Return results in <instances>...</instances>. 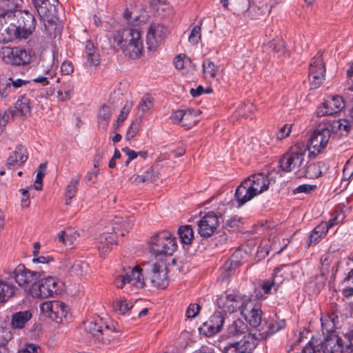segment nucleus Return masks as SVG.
Masks as SVG:
<instances>
[{"instance_id":"nucleus-1","label":"nucleus","mask_w":353,"mask_h":353,"mask_svg":"<svg viewBox=\"0 0 353 353\" xmlns=\"http://www.w3.org/2000/svg\"><path fill=\"white\" fill-rule=\"evenodd\" d=\"M34 17L28 12L0 14V40L8 43L14 39H26L35 29Z\"/></svg>"},{"instance_id":"nucleus-2","label":"nucleus","mask_w":353,"mask_h":353,"mask_svg":"<svg viewBox=\"0 0 353 353\" xmlns=\"http://www.w3.org/2000/svg\"><path fill=\"white\" fill-rule=\"evenodd\" d=\"M113 39L125 56L137 59L141 54L143 43L141 32L138 29L128 28L118 31Z\"/></svg>"},{"instance_id":"nucleus-3","label":"nucleus","mask_w":353,"mask_h":353,"mask_svg":"<svg viewBox=\"0 0 353 353\" xmlns=\"http://www.w3.org/2000/svg\"><path fill=\"white\" fill-rule=\"evenodd\" d=\"M150 252L155 257L172 256L177 249L175 237L167 230H162L152 235L149 241Z\"/></svg>"},{"instance_id":"nucleus-4","label":"nucleus","mask_w":353,"mask_h":353,"mask_svg":"<svg viewBox=\"0 0 353 353\" xmlns=\"http://www.w3.org/2000/svg\"><path fill=\"white\" fill-rule=\"evenodd\" d=\"M145 273V281H148L152 286L165 288L168 285L166 259L161 258L143 264Z\"/></svg>"},{"instance_id":"nucleus-5","label":"nucleus","mask_w":353,"mask_h":353,"mask_svg":"<svg viewBox=\"0 0 353 353\" xmlns=\"http://www.w3.org/2000/svg\"><path fill=\"white\" fill-rule=\"evenodd\" d=\"M307 148L303 143H296L280 157L279 166L281 170L290 172L301 166L304 161Z\"/></svg>"},{"instance_id":"nucleus-6","label":"nucleus","mask_w":353,"mask_h":353,"mask_svg":"<svg viewBox=\"0 0 353 353\" xmlns=\"http://www.w3.org/2000/svg\"><path fill=\"white\" fill-rule=\"evenodd\" d=\"M60 292L58 280L52 276L38 279L37 284L31 290V296L34 298L46 299L53 297Z\"/></svg>"},{"instance_id":"nucleus-7","label":"nucleus","mask_w":353,"mask_h":353,"mask_svg":"<svg viewBox=\"0 0 353 353\" xmlns=\"http://www.w3.org/2000/svg\"><path fill=\"white\" fill-rule=\"evenodd\" d=\"M330 139V129L325 124L319 125L310 137L307 150L314 156L320 154L327 146Z\"/></svg>"},{"instance_id":"nucleus-8","label":"nucleus","mask_w":353,"mask_h":353,"mask_svg":"<svg viewBox=\"0 0 353 353\" xmlns=\"http://www.w3.org/2000/svg\"><path fill=\"white\" fill-rule=\"evenodd\" d=\"M14 279L18 285L23 288L26 292L31 295V290L37 284L41 277V273L31 271L23 265H18L14 272Z\"/></svg>"},{"instance_id":"nucleus-9","label":"nucleus","mask_w":353,"mask_h":353,"mask_svg":"<svg viewBox=\"0 0 353 353\" xmlns=\"http://www.w3.org/2000/svg\"><path fill=\"white\" fill-rule=\"evenodd\" d=\"M0 57L6 63L17 65H26L31 60V56L26 50L7 46L0 49Z\"/></svg>"},{"instance_id":"nucleus-10","label":"nucleus","mask_w":353,"mask_h":353,"mask_svg":"<svg viewBox=\"0 0 353 353\" xmlns=\"http://www.w3.org/2000/svg\"><path fill=\"white\" fill-rule=\"evenodd\" d=\"M325 67L323 54L318 52L312 59L309 66V80L312 89L318 88L325 79Z\"/></svg>"},{"instance_id":"nucleus-11","label":"nucleus","mask_w":353,"mask_h":353,"mask_svg":"<svg viewBox=\"0 0 353 353\" xmlns=\"http://www.w3.org/2000/svg\"><path fill=\"white\" fill-rule=\"evenodd\" d=\"M40 310L43 315L57 323H61L63 318H65L68 314V307L59 301H45L40 305Z\"/></svg>"},{"instance_id":"nucleus-12","label":"nucleus","mask_w":353,"mask_h":353,"mask_svg":"<svg viewBox=\"0 0 353 353\" xmlns=\"http://www.w3.org/2000/svg\"><path fill=\"white\" fill-rule=\"evenodd\" d=\"M265 339L263 327L252 328L249 334L244 335L243 339L238 342L232 343L241 350L242 353H251L259 341Z\"/></svg>"},{"instance_id":"nucleus-13","label":"nucleus","mask_w":353,"mask_h":353,"mask_svg":"<svg viewBox=\"0 0 353 353\" xmlns=\"http://www.w3.org/2000/svg\"><path fill=\"white\" fill-rule=\"evenodd\" d=\"M142 269L139 266L129 268L123 275L115 280V284L118 288H122L126 283H130L137 288H142L145 286V278L142 274Z\"/></svg>"},{"instance_id":"nucleus-14","label":"nucleus","mask_w":353,"mask_h":353,"mask_svg":"<svg viewBox=\"0 0 353 353\" xmlns=\"http://www.w3.org/2000/svg\"><path fill=\"white\" fill-rule=\"evenodd\" d=\"M345 107L343 98L340 96H331L322 103L316 109L318 117L330 116L341 112Z\"/></svg>"},{"instance_id":"nucleus-15","label":"nucleus","mask_w":353,"mask_h":353,"mask_svg":"<svg viewBox=\"0 0 353 353\" xmlns=\"http://www.w3.org/2000/svg\"><path fill=\"white\" fill-rule=\"evenodd\" d=\"M168 34V28L160 23H152L148 31L146 43L149 50H155Z\"/></svg>"},{"instance_id":"nucleus-16","label":"nucleus","mask_w":353,"mask_h":353,"mask_svg":"<svg viewBox=\"0 0 353 353\" xmlns=\"http://www.w3.org/2000/svg\"><path fill=\"white\" fill-rule=\"evenodd\" d=\"M214 212H209L198 221V232L204 238L211 236L219 225V219Z\"/></svg>"},{"instance_id":"nucleus-17","label":"nucleus","mask_w":353,"mask_h":353,"mask_svg":"<svg viewBox=\"0 0 353 353\" xmlns=\"http://www.w3.org/2000/svg\"><path fill=\"white\" fill-rule=\"evenodd\" d=\"M217 305L219 308H222L224 312L233 313L238 310L245 307L247 303L243 299L233 294H228L225 296H220L216 300Z\"/></svg>"},{"instance_id":"nucleus-18","label":"nucleus","mask_w":353,"mask_h":353,"mask_svg":"<svg viewBox=\"0 0 353 353\" xmlns=\"http://www.w3.org/2000/svg\"><path fill=\"white\" fill-rule=\"evenodd\" d=\"M32 3L41 19L57 17L58 15V0H32Z\"/></svg>"},{"instance_id":"nucleus-19","label":"nucleus","mask_w":353,"mask_h":353,"mask_svg":"<svg viewBox=\"0 0 353 353\" xmlns=\"http://www.w3.org/2000/svg\"><path fill=\"white\" fill-rule=\"evenodd\" d=\"M323 353H342L345 350L343 340L338 335L332 333L321 341Z\"/></svg>"},{"instance_id":"nucleus-20","label":"nucleus","mask_w":353,"mask_h":353,"mask_svg":"<svg viewBox=\"0 0 353 353\" xmlns=\"http://www.w3.org/2000/svg\"><path fill=\"white\" fill-rule=\"evenodd\" d=\"M248 304L249 303H247L245 307L241 310V315L249 322L252 328L261 329V327H263L261 325L263 312L260 308L256 307H251V305H250L248 307Z\"/></svg>"},{"instance_id":"nucleus-21","label":"nucleus","mask_w":353,"mask_h":353,"mask_svg":"<svg viewBox=\"0 0 353 353\" xmlns=\"http://www.w3.org/2000/svg\"><path fill=\"white\" fill-rule=\"evenodd\" d=\"M324 124L330 129V133H335L341 137L347 136L353 130V125L348 118L334 120Z\"/></svg>"},{"instance_id":"nucleus-22","label":"nucleus","mask_w":353,"mask_h":353,"mask_svg":"<svg viewBox=\"0 0 353 353\" xmlns=\"http://www.w3.org/2000/svg\"><path fill=\"white\" fill-rule=\"evenodd\" d=\"M28 159L27 150L21 145L16 147L14 151L10 154L6 162V166L9 169H17V168L23 165Z\"/></svg>"},{"instance_id":"nucleus-23","label":"nucleus","mask_w":353,"mask_h":353,"mask_svg":"<svg viewBox=\"0 0 353 353\" xmlns=\"http://www.w3.org/2000/svg\"><path fill=\"white\" fill-rule=\"evenodd\" d=\"M268 49L273 53L274 57L285 58L290 56V52L286 48V44L281 35H276L268 43Z\"/></svg>"},{"instance_id":"nucleus-24","label":"nucleus","mask_w":353,"mask_h":353,"mask_svg":"<svg viewBox=\"0 0 353 353\" xmlns=\"http://www.w3.org/2000/svg\"><path fill=\"white\" fill-rule=\"evenodd\" d=\"M134 219L132 216H116L112 221V230L114 234H121L124 236L134 224Z\"/></svg>"},{"instance_id":"nucleus-25","label":"nucleus","mask_w":353,"mask_h":353,"mask_svg":"<svg viewBox=\"0 0 353 353\" xmlns=\"http://www.w3.org/2000/svg\"><path fill=\"white\" fill-rule=\"evenodd\" d=\"M247 183L243 181L235 190L234 196L238 207H241L256 196Z\"/></svg>"},{"instance_id":"nucleus-26","label":"nucleus","mask_w":353,"mask_h":353,"mask_svg":"<svg viewBox=\"0 0 353 353\" xmlns=\"http://www.w3.org/2000/svg\"><path fill=\"white\" fill-rule=\"evenodd\" d=\"M224 323V316L221 312H216L208 321L203 323V329L207 330V334L211 336L220 331Z\"/></svg>"},{"instance_id":"nucleus-27","label":"nucleus","mask_w":353,"mask_h":353,"mask_svg":"<svg viewBox=\"0 0 353 353\" xmlns=\"http://www.w3.org/2000/svg\"><path fill=\"white\" fill-rule=\"evenodd\" d=\"M243 181L248 183V185L250 187L255 196L265 190V175L262 172L254 174Z\"/></svg>"},{"instance_id":"nucleus-28","label":"nucleus","mask_w":353,"mask_h":353,"mask_svg":"<svg viewBox=\"0 0 353 353\" xmlns=\"http://www.w3.org/2000/svg\"><path fill=\"white\" fill-rule=\"evenodd\" d=\"M117 243L115 234L110 233L101 235L97 241V248L101 254H105L110 252L112 245Z\"/></svg>"},{"instance_id":"nucleus-29","label":"nucleus","mask_w":353,"mask_h":353,"mask_svg":"<svg viewBox=\"0 0 353 353\" xmlns=\"http://www.w3.org/2000/svg\"><path fill=\"white\" fill-rule=\"evenodd\" d=\"M113 112V108L106 104L102 105L98 112V125L99 128L105 130L109 123Z\"/></svg>"},{"instance_id":"nucleus-30","label":"nucleus","mask_w":353,"mask_h":353,"mask_svg":"<svg viewBox=\"0 0 353 353\" xmlns=\"http://www.w3.org/2000/svg\"><path fill=\"white\" fill-rule=\"evenodd\" d=\"M248 330V325L241 319H238L228 327L227 334L229 337L240 336L245 334Z\"/></svg>"},{"instance_id":"nucleus-31","label":"nucleus","mask_w":353,"mask_h":353,"mask_svg":"<svg viewBox=\"0 0 353 353\" xmlns=\"http://www.w3.org/2000/svg\"><path fill=\"white\" fill-rule=\"evenodd\" d=\"M44 21L45 30L50 38L55 39L57 36H60L61 33V26L57 23L58 15L57 17L49 19H42Z\"/></svg>"},{"instance_id":"nucleus-32","label":"nucleus","mask_w":353,"mask_h":353,"mask_svg":"<svg viewBox=\"0 0 353 353\" xmlns=\"http://www.w3.org/2000/svg\"><path fill=\"white\" fill-rule=\"evenodd\" d=\"M105 321L101 318H97L85 323V329L97 339L101 336V330L104 327Z\"/></svg>"},{"instance_id":"nucleus-33","label":"nucleus","mask_w":353,"mask_h":353,"mask_svg":"<svg viewBox=\"0 0 353 353\" xmlns=\"http://www.w3.org/2000/svg\"><path fill=\"white\" fill-rule=\"evenodd\" d=\"M101 332V336H99L97 340L101 341L104 343H109L120 336L119 332L115 330L114 327L108 325L107 323H105Z\"/></svg>"},{"instance_id":"nucleus-34","label":"nucleus","mask_w":353,"mask_h":353,"mask_svg":"<svg viewBox=\"0 0 353 353\" xmlns=\"http://www.w3.org/2000/svg\"><path fill=\"white\" fill-rule=\"evenodd\" d=\"M32 318L30 311H21L14 313L12 316V325L14 328L21 329Z\"/></svg>"},{"instance_id":"nucleus-35","label":"nucleus","mask_w":353,"mask_h":353,"mask_svg":"<svg viewBox=\"0 0 353 353\" xmlns=\"http://www.w3.org/2000/svg\"><path fill=\"white\" fill-rule=\"evenodd\" d=\"M16 114L19 116L30 115L31 106L30 99L24 96H20L15 103Z\"/></svg>"},{"instance_id":"nucleus-36","label":"nucleus","mask_w":353,"mask_h":353,"mask_svg":"<svg viewBox=\"0 0 353 353\" xmlns=\"http://www.w3.org/2000/svg\"><path fill=\"white\" fill-rule=\"evenodd\" d=\"M15 287L7 281L0 280V303H4L14 294Z\"/></svg>"},{"instance_id":"nucleus-37","label":"nucleus","mask_w":353,"mask_h":353,"mask_svg":"<svg viewBox=\"0 0 353 353\" xmlns=\"http://www.w3.org/2000/svg\"><path fill=\"white\" fill-rule=\"evenodd\" d=\"M79 234L76 230L68 229L65 231H61L57 234V239L59 242L64 243L65 245L71 246L79 237Z\"/></svg>"},{"instance_id":"nucleus-38","label":"nucleus","mask_w":353,"mask_h":353,"mask_svg":"<svg viewBox=\"0 0 353 353\" xmlns=\"http://www.w3.org/2000/svg\"><path fill=\"white\" fill-rule=\"evenodd\" d=\"M328 230L327 222H322L318 225L310 235L309 245L317 243L320 239L325 236Z\"/></svg>"},{"instance_id":"nucleus-39","label":"nucleus","mask_w":353,"mask_h":353,"mask_svg":"<svg viewBox=\"0 0 353 353\" xmlns=\"http://www.w3.org/2000/svg\"><path fill=\"white\" fill-rule=\"evenodd\" d=\"M299 177L305 176L308 179H315L319 177L321 174V170L319 163H311L309 164L304 173L301 170H299L296 173Z\"/></svg>"},{"instance_id":"nucleus-40","label":"nucleus","mask_w":353,"mask_h":353,"mask_svg":"<svg viewBox=\"0 0 353 353\" xmlns=\"http://www.w3.org/2000/svg\"><path fill=\"white\" fill-rule=\"evenodd\" d=\"M174 63L175 68L181 71L182 74H187L189 72L192 61L186 55L179 54L175 57Z\"/></svg>"},{"instance_id":"nucleus-41","label":"nucleus","mask_w":353,"mask_h":353,"mask_svg":"<svg viewBox=\"0 0 353 353\" xmlns=\"http://www.w3.org/2000/svg\"><path fill=\"white\" fill-rule=\"evenodd\" d=\"M178 234L181 241L187 245H190L194 239L193 229L190 225H182L178 229Z\"/></svg>"},{"instance_id":"nucleus-42","label":"nucleus","mask_w":353,"mask_h":353,"mask_svg":"<svg viewBox=\"0 0 353 353\" xmlns=\"http://www.w3.org/2000/svg\"><path fill=\"white\" fill-rule=\"evenodd\" d=\"M21 0H0V8L3 10L1 14H17V8Z\"/></svg>"},{"instance_id":"nucleus-43","label":"nucleus","mask_w":353,"mask_h":353,"mask_svg":"<svg viewBox=\"0 0 353 353\" xmlns=\"http://www.w3.org/2000/svg\"><path fill=\"white\" fill-rule=\"evenodd\" d=\"M203 72L205 78L215 79L216 77V72L219 67L215 65L210 59H205L202 64Z\"/></svg>"},{"instance_id":"nucleus-44","label":"nucleus","mask_w":353,"mask_h":353,"mask_svg":"<svg viewBox=\"0 0 353 353\" xmlns=\"http://www.w3.org/2000/svg\"><path fill=\"white\" fill-rule=\"evenodd\" d=\"M302 353H323L321 341L312 337L302 350Z\"/></svg>"},{"instance_id":"nucleus-45","label":"nucleus","mask_w":353,"mask_h":353,"mask_svg":"<svg viewBox=\"0 0 353 353\" xmlns=\"http://www.w3.org/2000/svg\"><path fill=\"white\" fill-rule=\"evenodd\" d=\"M79 180L80 176H77L75 179H72L70 181V183L68 185L65 191L66 205H69L70 203V200L75 196L78 190L77 185L79 184Z\"/></svg>"},{"instance_id":"nucleus-46","label":"nucleus","mask_w":353,"mask_h":353,"mask_svg":"<svg viewBox=\"0 0 353 353\" xmlns=\"http://www.w3.org/2000/svg\"><path fill=\"white\" fill-rule=\"evenodd\" d=\"M70 272L77 276H85L89 273V265L84 261H76L71 266Z\"/></svg>"},{"instance_id":"nucleus-47","label":"nucleus","mask_w":353,"mask_h":353,"mask_svg":"<svg viewBox=\"0 0 353 353\" xmlns=\"http://www.w3.org/2000/svg\"><path fill=\"white\" fill-rule=\"evenodd\" d=\"M199 119L196 114L188 110H185L181 125L187 129H190L196 125Z\"/></svg>"},{"instance_id":"nucleus-48","label":"nucleus","mask_w":353,"mask_h":353,"mask_svg":"<svg viewBox=\"0 0 353 353\" xmlns=\"http://www.w3.org/2000/svg\"><path fill=\"white\" fill-rule=\"evenodd\" d=\"M154 105V100L153 98L149 95H144L140 100L138 105V110L141 111L143 114L147 112L150 109L152 108Z\"/></svg>"},{"instance_id":"nucleus-49","label":"nucleus","mask_w":353,"mask_h":353,"mask_svg":"<svg viewBox=\"0 0 353 353\" xmlns=\"http://www.w3.org/2000/svg\"><path fill=\"white\" fill-rule=\"evenodd\" d=\"M269 241L271 242L270 250L272 251L274 254L280 253L287 245V243L281 244L279 242V239L274 235L273 232L270 234Z\"/></svg>"},{"instance_id":"nucleus-50","label":"nucleus","mask_w":353,"mask_h":353,"mask_svg":"<svg viewBox=\"0 0 353 353\" xmlns=\"http://www.w3.org/2000/svg\"><path fill=\"white\" fill-rule=\"evenodd\" d=\"M292 131V125L291 124H285L283 125L279 130V132L275 134V137L270 138V142L268 144H271V143L274 142V139L277 141H281L286 137H288Z\"/></svg>"},{"instance_id":"nucleus-51","label":"nucleus","mask_w":353,"mask_h":353,"mask_svg":"<svg viewBox=\"0 0 353 353\" xmlns=\"http://www.w3.org/2000/svg\"><path fill=\"white\" fill-rule=\"evenodd\" d=\"M237 266H234L233 263H232L228 260L224 263L221 272L220 274L219 279L221 281L227 280L231 275H232Z\"/></svg>"},{"instance_id":"nucleus-52","label":"nucleus","mask_w":353,"mask_h":353,"mask_svg":"<svg viewBox=\"0 0 353 353\" xmlns=\"http://www.w3.org/2000/svg\"><path fill=\"white\" fill-rule=\"evenodd\" d=\"M141 126V119H136L132 122L126 133V139L128 140L134 138L139 132Z\"/></svg>"},{"instance_id":"nucleus-53","label":"nucleus","mask_w":353,"mask_h":353,"mask_svg":"<svg viewBox=\"0 0 353 353\" xmlns=\"http://www.w3.org/2000/svg\"><path fill=\"white\" fill-rule=\"evenodd\" d=\"M132 307V303L126 299L118 300L115 305V310L121 314H126Z\"/></svg>"},{"instance_id":"nucleus-54","label":"nucleus","mask_w":353,"mask_h":353,"mask_svg":"<svg viewBox=\"0 0 353 353\" xmlns=\"http://www.w3.org/2000/svg\"><path fill=\"white\" fill-rule=\"evenodd\" d=\"M201 24L194 26L188 37V41L193 44L196 45L201 39Z\"/></svg>"},{"instance_id":"nucleus-55","label":"nucleus","mask_w":353,"mask_h":353,"mask_svg":"<svg viewBox=\"0 0 353 353\" xmlns=\"http://www.w3.org/2000/svg\"><path fill=\"white\" fill-rule=\"evenodd\" d=\"M12 78H3L0 79V96L6 97L11 92L12 85L10 81Z\"/></svg>"},{"instance_id":"nucleus-56","label":"nucleus","mask_w":353,"mask_h":353,"mask_svg":"<svg viewBox=\"0 0 353 353\" xmlns=\"http://www.w3.org/2000/svg\"><path fill=\"white\" fill-rule=\"evenodd\" d=\"M132 101H127L125 105H123V108L121 109L120 114L118 117L117 123V126H119L123 123V122L125 121V119L127 118L128 114L130 113L132 108Z\"/></svg>"},{"instance_id":"nucleus-57","label":"nucleus","mask_w":353,"mask_h":353,"mask_svg":"<svg viewBox=\"0 0 353 353\" xmlns=\"http://www.w3.org/2000/svg\"><path fill=\"white\" fill-rule=\"evenodd\" d=\"M63 89V92L62 90H59L58 92L59 97L62 101H66L70 99L73 94L74 85L70 83H68L64 84Z\"/></svg>"},{"instance_id":"nucleus-58","label":"nucleus","mask_w":353,"mask_h":353,"mask_svg":"<svg viewBox=\"0 0 353 353\" xmlns=\"http://www.w3.org/2000/svg\"><path fill=\"white\" fill-rule=\"evenodd\" d=\"M345 219V215L341 210H336L332 214V217L327 223L328 229L333 227L334 225L343 222Z\"/></svg>"},{"instance_id":"nucleus-59","label":"nucleus","mask_w":353,"mask_h":353,"mask_svg":"<svg viewBox=\"0 0 353 353\" xmlns=\"http://www.w3.org/2000/svg\"><path fill=\"white\" fill-rule=\"evenodd\" d=\"M143 175L144 178L143 183H155L159 179V174L154 172L152 167L148 168Z\"/></svg>"},{"instance_id":"nucleus-60","label":"nucleus","mask_w":353,"mask_h":353,"mask_svg":"<svg viewBox=\"0 0 353 353\" xmlns=\"http://www.w3.org/2000/svg\"><path fill=\"white\" fill-rule=\"evenodd\" d=\"M201 307L197 303H191L187 308L185 315L188 319L195 318L199 313Z\"/></svg>"},{"instance_id":"nucleus-61","label":"nucleus","mask_w":353,"mask_h":353,"mask_svg":"<svg viewBox=\"0 0 353 353\" xmlns=\"http://www.w3.org/2000/svg\"><path fill=\"white\" fill-rule=\"evenodd\" d=\"M316 189V185L303 184V185H300L298 187H296L294 190V193H295V194H299V193L310 194L312 192L314 191Z\"/></svg>"},{"instance_id":"nucleus-62","label":"nucleus","mask_w":353,"mask_h":353,"mask_svg":"<svg viewBox=\"0 0 353 353\" xmlns=\"http://www.w3.org/2000/svg\"><path fill=\"white\" fill-rule=\"evenodd\" d=\"M100 60L99 52L92 53L90 55L86 56L85 65L89 67L97 66L100 63Z\"/></svg>"},{"instance_id":"nucleus-63","label":"nucleus","mask_w":353,"mask_h":353,"mask_svg":"<svg viewBox=\"0 0 353 353\" xmlns=\"http://www.w3.org/2000/svg\"><path fill=\"white\" fill-rule=\"evenodd\" d=\"M321 326L323 330H325L327 332H330L333 330L334 323L330 316H325V317H322L321 319Z\"/></svg>"},{"instance_id":"nucleus-64","label":"nucleus","mask_w":353,"mask_h":353,"mask_svg":"<svg viewBox=\"0 0 353 353\" xmlns=\"http://www.w3.org/2000/svg\"><path fill=\"white\" fill-rule=\"evenodd\" d=\"M18 353H41V349L35 344H28L19 350Z\"/></svg>"}]
</instances>
